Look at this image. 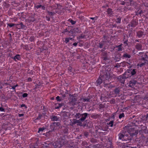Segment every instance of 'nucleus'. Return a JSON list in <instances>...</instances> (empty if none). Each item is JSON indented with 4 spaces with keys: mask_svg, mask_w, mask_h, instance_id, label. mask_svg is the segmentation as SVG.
Returning a JSON list of instances; mask_svg holds the SVG:
<instances>
[{
    "mask_svg": "<svg viewBox=\"0 0 148 148\" xmlns=\"http://www.w3.org/2000/svg\"><path fill=\"white\" fill-rule=\"evenodd\" d=\"M64 105L63 103H56V109H59L62 106H63Z\"/></svg>",
    "mask_w": 148,
    "mask_h": 148,
    "instance_id": "25",
    "label": "nucleus"
},
{
    "mask_svg": "<svg viewBox=\"0 0 148 148\" xmlns=\"http://www.w3.org/2000/svg\"><path fill=\"white\" fill-rule=\"evenodd\" d=\"M103 60H108L109 59L106 56H105L103 57Z\"/></svg>",
    "mask_w": 148,
    "mask_h": 148,
    "instance_id": "54",
    "label": "nucleus"
},
{
    "mask_svg": "<svg viewBox=\"0 0 148 148\" xmlns=\"http://www.w3.org/2000/svg\"><path fill=\"white\" fill-rule=\"evenodd\" d=\"M144 32V31H142L141 30H140L136 32V36L139 38L143 37V36H145Z\"/></svg>",
    "mask_w": 148,
    "mask_h": 148,
    "instance_id": "11",
    "label": "nucleus"
},
{
    "mask_svg": "<svg viewBox=\"0 0 148 148\" xmlns=\"http://www.w3.org/2000/svg\"><path fill=\"white\" fill-rule=\"evenodd\" d=\"M124 117H125V114H124V113H120L119 114V119H121L122 118Z\"/></svg>",
    "mask_w": 148,
    "mask_h": 148,
    "instance_id": "32",
    "label": "nucleus"
},
{
    "mask_svg": "<svg viewBox=\"0 0 148 148\" xmlns=\"http://www.w3.org/2000/svg\"><path fill=\"white\" fill-rule=\"evenodd\" d=\"M134 65L133 64L131 65L128 67L129 69H133V67Z\"/></svg>",
    "mask_w": 148,
    "mask_h": 148,
    "instance_id": "60",
    "label": "nucleus"
},
{
    "mask_svg": "<svg viewBox=\"0 0 148 148\" xmlns=\"http://www.w3.org/2000/svg\"><path fill=\"white\" fill-rule=\"evenodd\" d=\"M129 134H124L121 133H120L118 134L119 139L122 141H129L131 140L133 137L136 135L138 133V132L136 130H135L134 128H130L128 131Z\"/></svg>",
    "mask_w": 148,
    "mask_h": 148,
    "instance_id": "1",
    "label": "nucleus"
},
{
    "mask_svg": "<svg viewBox=\"0 0 148 148\" xmlns=\"http://www.w3.org/2000/svg\"><path fill=\"white\" fill-rule=\"evenodd\" d=\"M101 77L103 80V83H105V80H108L110 78V77L108 75L107 73H105L102 75H101Z\"/></svg>",
    "mask_w": 148,
    "mask_h": 148,
    "instance_id": "8",
    "label": "nucleus"
},
{
    "mask_svg": "<svg viewBox=\"0 0 148 148\" xmlns=\"http://www.w3.org/2000/svg\"><path fill=\"white\" fill-rule=\"evenodd\" d=\"M110 102L111 104H114L115 103V100L114 99H112L110 101Z\"/></svg>",
    "mask_w": 148,
    "mask_h": 148,
    "instance_id": "47",
    "label": "nucleus"
},
{
    "mask_svg": "<svg viewBox=\"0 0 148 148\" xmlns=\"http://www.w3.org/2000/svg\"><path fill=\"white\" fill-rule=\"evenodd\" d=\"M141 60L144 61L146 62V61H148L145 58L142 57V58L141 59Z\"/></svg>",
    "mask_w": 148,
    "mask_h": 148,
    "instance_id": "55",
    "label": "nucleus"
},
{
    "mask_svg": "<svg viewBox=\"0 0 148 148\" xmlns=\"http://www.w3.org/2000/svg\"><path fill=\"white\" fill-rule=\"evenodd\" d=\"M138 24V22L136 21L135 20H132L130 24H129L128 25L132 27H135Z\"/></svg>",
    "mask_w": 148,
    "mask_h": 148,
    "instance_id": "13",
    "label": "nucleus"
},
{
    "mask_svg": "<svg viewBox=\"0 0 148 148\" xmlns=\"http://www.w3.org/2000/svg\"><path fill=\"white\" fill-rule=\"evenodd\" d=\"M50 118L51 119V121H55L56 120V116L54 115H52L50 116Z\"/></svg>",
    "mask_w": 148,
    "mask_h": 148,
    "instance_id": "33",
    "label": "nucleus"
},
{
    "mask_svg": "<svg viewBox=\"0 0 148 148\" xmlns=\"http://www.w3.org/2000/svg\"><path fill=\"white\" fill-rule=\"evenodd\" d=\"M95 128L96 129V133L97 134V133H99V134L103 133V132L102 131L105 130L103 127L99 126H96Z\"/></svg>",
    "mask_w": 148,
    "mask_h": 148,
    "instance_id": "6",
    "label": "nucleus"
},
{
    "mask_svg": "<svg viewBox=\"0 0 148 148\" xmlns=\"http://www.w3.org/2000/svg\"><path fill=\"white\" fill-rule=\"evenodd\" d=\"M104 84V87H108V88H110V86H109V84H105L103 83Z\"/></svg>",
    "mask_w": 148,
    "mask_h": 148,
    "instance_id": "52",
    "label": "nucleus"
},
{
    "mask_svg": "<svg viewBox=\"0 0 148 148\" xmlns=\"http://www.w3.org/2000/svg\"><path fill=\"white\" fill-rule=\"evenodd\" d=\"M56 122H53L52 123H51L50 125V128L51 130H50L49 131L50 132H52L53 130H54V128L55 127V125Z\"/></svg>",
    "mask_w": 148,
    "mask_h": 148,
    "instance_id": "22",
    "label": "nucleus"
},
{
    "mask_svg": "<svg viewBox=\"0 0 148 148\" xmlns=\"http://www.w3.org/2000/svg\"><path fill=\"white\" fill-rule=\"evenodd\" d=\"M23 107H25V108H27V106L25 105V104H22L21 105V107L22 108Z\"/></svg>",
    "mask_w": 148,
    "mask_h": 148,
    "instance_id": "56",
    "label": "nucleus"
},
{
    "mask_svg": "<svg viewBox=\"0 0 148 148\" xmlns=\"http://www.w3.org/2000/svg\"><path fill=\"white\" fill-rule=\"evenodd\" d=\"M57 8H56V13L60 14L62 11V7L60 5L57 4Z\"/></svg>",
    "mask_w": 148,
    "mask_h": 148,
    "instance_id": "12",
    "label": "nucleus"
},
{
    "mask_svg": "<svg viewBox=\"0 0 148 148\" xmlns=\"http://www.w3.org/2000/svg\"><path fill=\"white\" fill-rule=\"evenodd\" d=\"M68 70L69 71V72L71 73L72 71V67L71 66H70L68 68Z\"/></svg>",
    "mask_w": 148,
    "mask_h": 148,
    "instance_id": "48",
    "label": "nucleus"
},
{
    "mask_svg": "<svg viewBox=\"0 0 148 148\" xmlns=\"http://www.w3.org/2000/svg\"><path fill=\"white\" fill-rule=\"evenodd\" d=\"M136 143L137 144V146L135 147V148H142L143 146L142 145V142L141 141H140L139 140V141H137V140L136 141Z\"/></svg>",
    "mask_w": 148,
    "mask_h": 148,
    "instance_id": "18",
    "label": "nucleus"
},
{
    "mask_svg": "<svg viewBox=\"0 0 148 148\" xmlns=\"http://www.w3.org/2000/svg\"><path fill=\"white\" fill-rule=\"evenodd\" d=\"M0 111L2 112H5V109L1 107L0 108Z\"/></svg>",
    "mask_w": 148,
    "mask_h": 148,
    "instance_id": "61",
    "label": "nucleus"
},
{
    "mask_svg": "<svg viewBox=\"0 0 148 148\" xmlns=\"http://www.w3.org/2000/svg\"><path fill=\"white\" fill-rule=\"evenodd\" d=\"M45 129V128L42 127L39 128V130L38 131V133H40L41 132H42Z\"/></svg>",
    "mask_w": 148,
    "mask_h": 148,
    "instance_id": "35",
    "label": "nucleus"
},
{
    "mask_svg": "<svg viewBox=\"0 0 148 148\" xmlns=\"http://www.w3.org/2000/svg\"><path fill=\"white\" fill-rule=\"evenodd\" d=\"M70 97V101L71 103H75L77 101V99L76 98V96L75 94H69Z\"/></svg>",
    "mask_w": 148,
    "mask_h": 148,
    "instance_id": "5",
    "label": "nucleus"
},
{
    "mask_svg": "<svg viewBox=\"0 0 148 148\" xmlns=\"http://www.w3.org/2000/svg\"><path fill=\"white\" fill-rule=\"evenodd\" d=\"M135 47L136 49L138 50H142V45L140 43H137L135 45Z\"/></svg>",
    "mask_w": 148,
    "mask_h": 148,
    "instance_id": "20",
    "label": "nucleus"
},
{
    "mask_svg": "<svg viewBox=\"0 0 148 148\" xmlns=\"http://www.w3.org/2000/svg\"><path fill=\"white\" fill-rule=\"evenodd\" d=\"M77 42H74V43H73V45L74 46H77Z\"/></svg>",
    "mask_w": 148,
    "mask_h": 148,
    "instance_id": "63",
    "label": "nucleus"
},
{
    "mask_svg": "<svg viewBox=\"0 0 148 148\" xmlns=\"http://www.w3.org/2000/svg\"><path fill=\"white\" fill-rule=\"evenodd\" d=\"M81 114L79 112L76 113L72 115V117L76 119H79L80 118Z\"/></svg>",
    "mask_w": 148,
    "mask_h": 148,
    "instance_id": "15",
    "label": "nucleus"
},
{
    "mask_svg": "<svg viewBox=\"0 0 148 148\" xmlns=\"http://www.w3.org/2000/svg\"><path fill=\"white\" fill-rule=\"evenodd\" d=\"M137 72V70L136 69H129L125 73V75H126L127 77H132L136 76Z\"/></svg>",
    "mask_w": 148,
    "mask_h": 148,
    "instance_id": "2",
    "label": "nucleus"
},
{
    "mask_svg": "<svg viewBox=\"0 0 148 148\" xmlns=\"http://www.w3.org/2000/svg\"><path fill=\"white\" fill-rule=\"evenodd\" d=\"M121 17H118V18L116 19V23H121Z\"/></svg>",
    "mask_w": 148,
    "mask_h": 148,
    "instance_id": "29",
    "label": "nucleus"
},
{
    "mask_svg": "<svg viewBox=\"0 0 148 148\" xmlns=\"http://www.w3.org/2000/svg\"><path fill=\"white\" fill-rule=\"evenodd\" d=\"M99 106V108L100 109H103L104 108H105V105L102 104H100Z\"/></svg>",
    "mask_w": 148,
    "mask_h": 148,
    "instance_id": "42",
    "label": "nucleus"
},
{
    "mask_svg": "<svg viewBox=\"0 0 148 148\" xmlns=\"http://www.w3.org/2000/svg\"><path fill=\"white\" fill-rule=\"evenodd\" d=\"M28 96V94L27 93H24L22 95V97L23 98H25L27 97Z\"/></svg>",
    "mask_w": 148,
    "mask_h": 148,
    "instance_id": "50",
    "label": "nucleus"
},
{
    "mask_svg": "<svg viewBox=\"0 0 148 148\" xmlns=\"http://www.w3.org/2000/svg\"><path fill=\"white\" fill-rule=\"evenodd\" d=\"M69 38H65L64 42L66 43H67L69 41Z\"/></svg>",
    "mask_w": 148,
    "mask_h": 148,
    "instance_id": "49",
    "label": "nucleus"
},
{
    "mask_svg": "<svg viewBox=\"0 0 148 148\" xmlns=\"http://www.w3.org/2000/svg\"><path fill=\"white\" fill-rule=\"evenodd\" d=\"M143 13V12L142 10H141L139 12V10H138L137 12H136V15H138L140 14Z\"/></svg>",
    "mask_w": 148,
    "mask_h": 148,
    "instance_id": "39",
    "label": "nucleus"
},
{
    "mask_svg": "<svg viewBox=\"0 0 148 148\" xmlns=\"http://www.w3.org/2000/svg\"><path fill=\"white\" fill-rule=\"evenodd\" d=\"M24 114H18V116L19 117H21L23 116Z\"/></svg>",
    "mask_w": 148,
    "mask_h": 148,
    "instance_id": "64",
    "label": "nucleus"
},
{
    "mask_svg": "<svg viewBox=\"0 0 148 148\" xmlns=\"http://www.w3.org/2000/svg\"><path fill=\"white\" fill-rule=\"evenodd\" d=\"M19 24L21 25V29H24L25 30L26 29V26L23 24V23L21 22Z\"/></svg>",
    "mask_w": 148,
    "mask_h": 148,
    "instance_id": "28",
    "label": "nucleus"
},
{
    "mask_svg": "<svg viewBox=\"0 0 148 148\" xmlns=\"http://www.w3.org/2000/svg\"><path fill=\"white\" fill-rule=\"evenodd\" d=\"M90 98H83V102H89L90 101Z\"/></svg>",
    "mask_w": 148,
    "mask_h": 148,
    "instance_id": "34",
    "label": "nucleus"
},
{
    "mask_svg": "<svg viewBox=\"0 0 148 148\" xmlns=\"http://www.w3.org/2000/svg\"><path fill=\"white\" fill-rule=\"evenodd\" d=\"M117 47H118V51H122V49L121 47V45H119Z\"/></svg>",
    "mask_w": 148,
    "mask_h": 148,
    "instance_id": "36",
    "label": "nucleus"
},
{
    "mask_svg": "<svg viewBox=\"0 0 148 148\" xmlns=\"http://www.w3.org/2000/svg\"><path fill=\"white\" fill-rule=\"evenodd\" d=\"M59 127V128H60L62 127V126H60V124L59 122L56 123V127Z\"/></svg>",
    "mask_w": 148,
    "mask_h": 148,
    "instance_id": "46",
    "label": "nucleus"
},
{
    "mask_svg": "<svg viewBox=\"0 0 148 148\" xmlns=\"http://www.w3.org/2000/svg\"><path fill=\"white\" fill-rule=\"evenodd\" d=\"M85 36V35H82V34L80 36H79V39H80V38H84Z\"/></svg>",
    "mask_w": 148,
    "mask_h": 148,
    "instance_id": "57",
    "label": "nucleus"
},
{
    "mask_svg": "<svg viewBox=\"0 0 148 148\" xmlns=\"http://www.w3.org/2000/svg\"><path fill=\"white\" fill-rule=\"evenodd\" d=\"M101 75H100L99 78L96 81V84L97 86L101 84L103 82V80L101 77Z\"/></svg>",
    "mask_w": 148,
    "mask_h": 148,
    "instance_id": "14",
    "label": "nucleus"
},
{
    "mask_svg": "<svg viewBox=\"0 0 148 148\" xmlns=\"http://www.w3.org/2000/svg\"><path fill=\"white\" fill-rule=\"evenodd\" d=\"M127 78H128V77H127V76L126 75H125L124 73L123 75L119 76L117 78V79L121 83L124 84L125 79Z\"/></svg>",
    "mask_w": 148,
    "mask_h": 148,
    "instance_id": "3",
    "label": "nucleus"
},
{
    "mask_svg": "<svg viewBox=\"0 0 148 148\" xmlns=\"http://www.w3.org/2000/svg\"><path fill=\"white\" fill-rule=\"evenodd\" d=\"M114 121H111L109 122L107 124L111 127H112L114 126Z\"/></svg>",
    "mask_w": 148,
    "mask_h": 148,
    "instance_id": "27",
    "label": "nucleus"
},
{
    "mask_svg": "<svg viewBox=\"0 0 148 148\" xmlns=\"http://www.w3.org/2000/svg\"><path fill=\"white\" fill-rule=\"evenodd\" d=\"M106 42V41H102L101 43H99V45L98 46V47H99L100 48H103V46L104 45V42Z\"/></svg>",
    "mask_w": 148,
    "mask_h": 148,
    "instance_id": "26",
    "label": "nucleus"
},
{
    "mask_svg": "<svg viewBox=\"0 0 148 148\" xmlns=\"http://www.w3.org/2000/svg\"><path fill=\"white\" fill-rule=\"evenodd\" d=\"M146 63V62H141L138 65L140 67H142L143 66L145 65Z\"/></svg>",
    "mask_w": 148,
    "mask_h": 148,
    "instance_id": "43",
    "label": "nucleus"
},
{
    "mask_svg": "<svg viewBox=\"0 0 148 148\" xmlns=\"http://www.w3.org/2000/svg\"><path fill=\"white\" fill-rule=\"evenodd\" d=\"M121 54L119 53L117 54L115 56L114 60L116 61H119L120 60L121 58Z\"/></svg>",
    "mask_w": 148,
    "mask_h": 148,
    "instance_id": "16",
    "label": "nucleus"
},
{
    "mask_svg": "<svg viewBox=\"0 0 148 148\" xmlns=\"http://www.w3.org/2000/svg\"><path fill=\"white\" fill-rule=\"evenodd\" d=\"M131 57V56L130 55L125 52L124 53L123 55L121 57V58H130Z\"/></svg>",
    "mask_w": 148,
    "mask_h": 148,
    "instance_id": "19",
    "label": "nucleus"
},
{
    "mask_svg": "<svg viewBox=\"0 0 148 148\" xmlns=\"http://www.w3.org/2000/svg\"><path fill=\"white\" fill-rule=\"evenodd\" d=\"M27 80L28 82H31L32 81V79L31 78L29 77L28 78Z\"/></svg>",
    "mask_w": 148,
    "mask_h": 148,
    "instance_id": "62",
    "label": "nucleus"
},
{
    "mask_svg": "<svg viewBox=\"0 0 148 148\" xmlns=\"http://www.w3.org/2000/svg\"><path fill=\"white\" fill-rule=\"evenodd\" d=\"M89 116V114L86 113H85L81 114L80 120L82 121L83 122L86 119V118H88V116Z\"/></svg>",
    "mask_w": 148,
    "mask_h": 148,
    "instance_id": "7",
    "label": "nucleus"
},
{
    "mask_svg": "<svg viewBox=\"0 0 148 148\" xmlns=\"http://www.w3.org/2000/svg\"><path fill=\"white\" fill-rule=\"evenodd\" d=\"M136 81L135 80H131L129 82V86L131 87H133L136 84Z\"/></svg>",
    "mask_w": 148,
    "mask_h": 148,
    "instance_id": "21",
    "label": "nucleus"
},
{
    "mask_svg": "<svg viewBox=\"0 0 148 148\" xmlns=\"http://www.w3.org/2000/svg\"><path fill=\"white\" fill-rule=\"evenodd\" d=\"M63 99L62 98V97H61L58 96L56 97V100H57L58 101H61Z\"/></svg>",
    "mask_w": 148,
    "mask_h": 148,
    "instance_id": "31",
    "label": "nucleus"
},
{
    "mask_svg": "<svg viewBox=\"0 0 148 148\" xmlns=\"http://www.w3.org/2000/svg\"><path fill=\"white\" fill-rule=\"evenodd\" d=\"M35 7L37 9H38L39 8H41L43 10H45V7L42 5H36L35 6Z\"/></svg>",
    "mask_w": 148,
    "mask_h": 148,
    "instance_id": "23",
    "label": "nucleus"
},
{
    "mask_svg": "<svg viewBox=\"0 0 148 148\" xmlns=\"http://www.w3.org/2000/svg\"><path fill=\"white\" fill-rule=\"evenodd\" d=\"M79 30L78 27H75L73 29H71L69 31V33H72V34H75L76 33L79 32Z\"/></svg>",
    "mask_w": 148,
    "mask_h": 148,
    "instance_id": "10",
    "label": "nucleus"
},
{
    "mask_svg": "<svg viewBox=\"0 0 148 148\" xmlns=\"http://www.w3.org/2000/svg\"><path fill=\"white\" fill-rule=\"evenodd\" d=\"M35 38L34 36H32L29 38V40L31 42L33 41L34 40Z\"/></svg>",
    "mask_w": 148,
    "mask_h": 148,
    "instance_id": "44",
    "label": "nucleus"
},
{
    "mask_svg": "<svg viewBox=\"0 0 148 148\" xmlns=\"http://www.w3.org/2000/svg\"><path fill=\"white\" fill-rule=\"evenodd\" d=\"M107 12L109 16H111L113 14V11L111 8H109L107 10Z\"/></svg>",
    "mask_w": 148,
    "mask_h": 148,
    "instance_id": "24",
    "label": "nucleus"
},
{
    "mask_svg": "<svg viewBox=\"0 0 148 148\" xmlns=\"http://www.w3.org/2000/svg\"><path fill=\"white\" fill-rule=\"evenodd\" d=\"M121 88L120 87H116L113 90L114 93L116 95H119L120 93Z\"/></svg>",
    "mask_w": 148,
    "mask_h": 148,
    "instance_id": "9",
    "label": "nucleus"
},
{
    "mask_svg": "<svg viewBox=\"0 0 148 148\" xmlns=\"http://www.w3.org/2000/svg\"><path fill=\"white\" fill-rule=\"evenodd\" d=\"M72 123L73 124H75L76 123H77V125H79L80 126H82L84 125V127L86 126V124H84L83 125L82 121L80 120V119H79L78 120L76 119H73V122H72Z\"/></svg>",
    "mask_w": 148,
    "mask_h": 148,
    "instance_id": "4",
    "label": "nucleus"
},
{
    "mask_svg": "<svg viewBox=\"0 0 148 148\" xmlns=\"http://www.w3.org/2000/svg\"><path fill=\"white\" fill-rule=\"evenodd\" d=\"M99 116L98 114H92L91 116V117L92 118L96 119Z\"/></svg>",
    "mask_w": 148,
    "mask_h": 148,
    "instance_id": "30",
    "label": "nucleus"
},
{
    "mask_svg": "<svg viewBox=\"0 0 148 148\" xmlns=\"http://www.w3.org/2000/svg\"><path fill=\"white\" fill-rule=\"evenodd\" d=\"M42 116V115L41 114H39L38 116L37 117V118H36V119L40 120L41 119Z\"/></svg>",
    "mask_w": 148,
    "mask_h": 148,
    "instance_id": "53",
    "label": "nucleus"
},
{
    "mask_svg": "<svg viewBox=\"0 0 148 148\" xmlns=\"http://www.w3.org/2000/svg\"><path fill=\"white\" fill-rule=\"evenodd\" d=\"M70 27L66 28L65 29H64V31L63 32V33H64L65 32H68L69 33V30L70 29Z\"/></svg>",
    "mask_w": 148,
    "mask_h": 148,
    "instance_id": "38",
    "label": "nucleus"
},
{
    "mask_svg": "<svg viewBox=\"0 0 148 148\" xmlns=\"http://www.w3.org/2000/svg\"><path fill=\"white\" fill-rule=\"evenodd\" d=\"M70 34L69 35L70 36H72L73 38H74L75 36V35H74V34H72V33H69Z\"/></svg>",
    "mask_w": 148,
    "mask_h": 148,
    "instance_id": "59",
    "label": "nucleus"
},
{
    "mask_svg": "<svg viewBox=\"0 0 148 148\" xmlns=\"http://www.w3.org/2000/svg\"><path fill=\"white\" fill-rule=\"evenodd\" d=\"M98 17L97 16H96L95 17H90V18L91 19H92V20H97Z\"/></svg>",
    "mask_w": 148,
    "mask_h": 148,
    "instance_id": "51",
    "label": "nucleus"
},
{
    "mask_svg": "<svg viewBox=\"0 0 148 148\" xmlns=\"http://www.w3.org/2000/svg\"><path fill=\"white\" fill-rule=\"evenodd\" d=\"M7 25L10 27H11L14 26V24L12 23H8Z\"/></svg>",
    "mask_w": 148,
    "mask_h": 148,
    "instance_id": "40",
    "label": "nucleus"
},
{
    "mask_svg": "<svg viewBox=\"0 0 148 148\" xmlns=\"http://www.w3.org/2000/svg\"><path fill=\"white\" fill-rule=\"evenodd\" d=\"M84 135L87 138L89 135V133L88 132H85L84 133Z\"/></svg>",
    "mask_w": 148,
    "mask_h": 148,
    "instance_id": "45",
    "label": "nucleus"
},
{
    "mask_svg": "<svg viewBox=\"0 0 148 148\" xmlns=\"http://www.w3.org/2000/svg\"><path fill=\"white\" fill-rule=\"evenodd\" d=\"M11 58L15 61H16L17 60H20L21 59L20 56L19 54H17L14 57H12Z\"/></svg>",
    "mask_w": 148,
    "mask_h": 148,
    "instance_id": "17",
    "label": "nucleus"
},
{
    "mask_svg": "<svg viewBox=\"0 0 148 148\" xmlns=\"http://www.w3.org/2000/svg\"><path fill=\"white\" fill-rule=\"evenodd\" d=\"M143 132L145 134H147L148 133V130L146 129H144Z\"/></svg>",
    "mask_w": 148,
    "mask_h": 148,
    "instance_id": "58",
    "label": "nucleus"
},
{
    "mask_svg": "<svg viewBox=\"0 0 148 148\" xmlns=\"http://www.w3.org/2000/svg\"><path fill=\"white\" fill-rule=\"evenodd\" d=\"M18 86V84H16L14 86H12L10 85V86L12 87V88L14 90V91H16V90H15L16 87H17Z\"/></svg>",
    "mask_w": 148,
    "mask_h": 148,
    "instance_id": "41",
    "label": "nucleus"
},
{
    "mask_svg": "<svg viewBox=\"0 0 148 148\" xmlns=\"http://www.w3.org/2000/svg\"><path fill=\"white\" fill-rule=\"evenodd\" d=\"M69 21L73 25L75 24L76 23V21H73L72 19H70L69 20Z\"/></svg>",
    "mask_w": 148,
    "mask_h": 148,
    "instance_id": "37",
    "label": "nucleus"
}]
</instances>
